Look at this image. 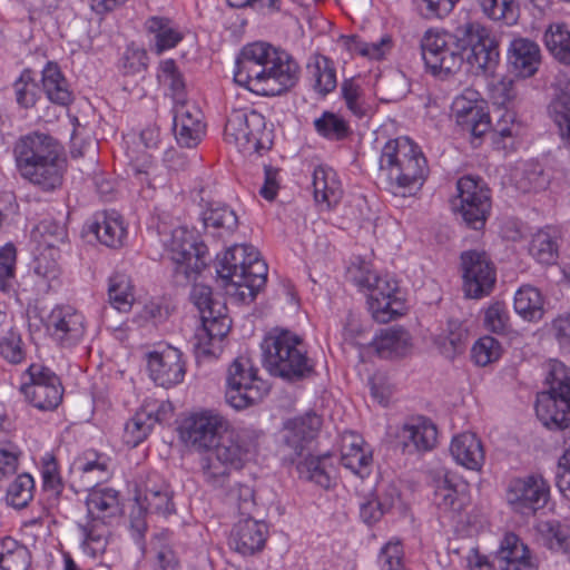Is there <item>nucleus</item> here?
Masks as SVG:
<instances>
[{"label":"nucleus","mask_w":570,"mask_h":570,"mask_svg":"<svg viewBox=\"0 0 570 570\" xmlns=\"http://www.w3.org/2000/svg\"><path fill=\"white\" fill-rule=\"evenodd\" d=\"M544 45L560 63L570 66V30L564 23L549 24L543 35Z\"/></svg>","instance_id":"43"},{"label":"nucleus","mask_w":570,"mask_h":570,"mask_svg":"<svg viewBox=\"0 0 570 570\" xmlns=\"http://www.w3.org/2000/svg\"><path fill=\"white\" fill-rule=\"evenodd\" d=\"M299 76V65L287 51L263 41L244 46L235 62V82L262 96L287 92Z\"/></svg>","instance_id":"2"},{"label":"nucleus","mask_w":570,"mask_h":570,"mask_svg":"<svg viewBox=\"0 0 570 570\" xmlns=\"http://www.w3.org/2000/svg\"><path fill=\"white\" fill-rule=\"evenodd\" d=\"M523 86L522 81L514 80L510 77H503L492 87L491 97L493 104L499 108H505L513 105L520 95V87Z\"/></svg>","instance_id":"63"},{"label":"nucleus","mask_w":570,"mask_h":570,"mask_svg":"<svg viewBox=\"0 0 570 570\" xmlns=\"http://www.w3.org/2000/svg\"><path fill=\"white\" fill-rule=\"evenodd\" d=\"M147 367L150 379L165 389L181 383L186 373L183 353L170 345L149 352Z\"/></svg>","instance_id":"20"},{"label":"nucleus","mask_w":570,"mask_h":570,"mask_svg":"<svg viewBox=\"0 0 570 570\" xmlns=\"http://www.w3.org/2000/svg\"><path fill=\"white\" fill-rule=\"evenodd\" d=\"M341 463L361 479L371 473L372 452L361 435L354 432H345L343 434Z\"/></svg>","instance_id":"24"},{"label":"nucleus","mask_w":570,"mask_h":570,"mask_svg":"<svg viewBox=\"0 0 570 570\" xmlns=\"http://www.w3.org/2000/svg\"><path fill=\"white\" fill-rule=\"evenodd\" d=\"M27 351L21 334L16 328H10L0 336V356L9 364H21L26 360Z\"/></svg>","instance_id":"58"},{"label":"nucleus","mask_w":570,"mask_h":570,"mask_svg":"<svg viewBox=\"0 0 570 570\" xmlns=\"http://www.w3.org/2000/svg\"><path fill=\"white\" fill-rule=\"evenodd\" d=\"M471 352L475 364L487 366L501 357L502 347L497 338L483 336L474 343Z\"/></svg>","instance_id":"62"},{"label":"nucleus","mask_w":570,"mask_h":570,"mask_svg":"<svg viewBox=\"0 0 570 570\" xmlns=\"http://www.w3.org/2000/svg\"><path fill=\"white\" fill-rule=\"evenodd\" d=\"M368 292V308L373 318L379 323H389L402 314L404 303L400 296L397 282L389 275H377Z\"/></svg>","instance_id":"18"},{"label":"nucleus","mask_w":570,"mask_h":570,"mask_svg":"<svg viewBox=\"0 0 570 570\" xmlns=\"http://www.w3.org/2000/svg\"><path fill=\"white\" fill-rule=\"evenodd\" d=\"M458 125L462 130L471 134L474 138H481L491 127V119L487 106L474 107Z\"/></svg>","instance_id":"61"},{"label":"nucleus","mask_w":570,"mask_h":570,"mask_svg":"<svg viewBox=\"0 0 570 570\" xmlns=\"http://www.w3.org/2000/svg\"><path fill=\"white\" fill-rule=\"evenodd\" d=\"M372 345L381 357L404 356L412 347L411 335L402 327L385 328L374 337Z\"/></svg>","instance_id":"34"},{"label":"nucleus","mask_w":570,"mask_h":570,"mask_svg":"<svg viewBox=\"0 0 570 570\" xmlns=\"http://www.w3.org/2000/svg\"><path fill=\"white\" fill-rule=\"evenodd\" d=\"M109 458L105 454L98 453L94 450L83 452L75 461V468L80 473V479L83 487H91V472H100V474H109Z\"/></svg>","instance_id":"49"},{"label":"nucleus","mask_w":570,"mask_h":570,"mask_svg":"<svg viewBox=\"0 0 570 570\" xmlns=\"http://www.w3.org/2000/svg\"><path fill=\"white\" fill-rule=\"evenodd\" d=\"M140 500V505L150 513L167 515L174 512L170 489L160 492L149 491L148 494H141Z\"/></svg>","instance_id":"64"},{"label":"nucleus","mask_w":570,"mask_h":570,"mask_svg":"<svg viewBox=\"0 0 570 570\" xmlns=\"http://www.w3.org/2000/svg\"><path fill=\"white\" fill-rule=\"evenodd\" d=\"M508 59L512 70L520 78L532 77L541 63L539 45L528 38H517L510 43Z\"/></svg>","instance_id":"26"},{"label":"nucleus","mask_w":570,"mask_h":570,"mask_svg":"<svg viewBox=\"0 0 570 570\" xmlns=\"http://www.w3.org/2000/svg\"><path fill=\"white\" fill-rule=\"evenodd\" d=\"M108 297L111 306L128 312L134 303L132 287L128 276L115 274L109 278Z\"/></svg>","instance_id":"50"},{"label":"nucleus","mask_w":570,"mask_h":570,"mask_svg":"<svg viewBox=\"0 0 570 570\" xmlns=\"http://www.w3.org/2000/svg\"><path fill=\"white\" fill-rule=\"evenodd\" d=\"M261 435V432L249 428L228 430L212 449L232 470H239L256 451Z\"/></svg>","instance_id":"19"},{"label":"nucleus","mask_w":570,"mask_h":570,"mask_svg":"<svg viewBox=\"0 0 570 570\" xmlns=\"http://www.w3.org/2000/svg\"><path fill=\"white\" fill-rule=\"evenodd\" d=\"M379 168L392 193L402 196L413 195L420 190L430 173L422 148L406 136L385 142L381 150Z\"/></svg>","instance_id":"4"},{"label":"nucleus","mask_w":570,"mask_h":570,"mask_svg":"<svg viewBox=\"0 0 570 570\" xmlns=\"http://www.w3.org/2000/svg\"><path fill=\"white\" fill-rule=\"evenodd\" d=\"M421 48L425 65L433 73H454L465 62L476 75H489L500 60L497 39L479 22L461 24L453 33L429 30Z\"/></svg>","instance_id":"1"},{"label":"nucleus","mask_w":570,"mask_h":570,"mask_svg":"<svg viewBox=\"0 0 570 570\" xmlns=\"http://www.w3.org/2000/svg\"><path fill=\"white\" fill-rule=\"evenodd\" d=\"M87 517L85 523H79V529L87 546L94 544L92 551H102L107 544L109 534L108 523L120 515V494L110 487H95L88 489L86 498Z\"/></svg>","instance_id":"8"},{"label":"nucleus","mask_w":570,"mask_h":570,"mask_svg":"<svg viewBox=\"0 0 570 570\" xmlns=\"http://www.w3.org/2000/svg\"><path fill=\"white\" fill-rule=\"evenodd\" d=\"M548 110L559 129L561 139L570 148V96H558L550 102Z\"/></svg>","instance_id":"55"},{"label":"nucleus","mask_w":570,"mask_h":570,"mask_svg":"<svg viewBox=\"0 0 570 570\" xmlns=\"http://www.w3.org/2000/svg\"><path fill=\"white\" fill-rule=\"evenodd\" d=\"M397 436L404 453H421L431 451L435 446L438 430L430 419L417 416L407 421Z\"/></svg>","instance_id":"23"},{"label":"nucleus","mask_w":570,"mask_h":570,"mask_svg":"<svg viewBox=\"0 0 570 570\" xmlns=\"http://www.w3.org/2000/svg\"><path fill=\"white\" fill-rule=\"evenodd\" d=\"M497 114L491 132L492 145L497 150L513 151L520 144L524 126L511 109L498 108Z\"/></svg>","instance_id":"25"},{"label":"nucleus","mask_w":570,"mask_h":570,"mask_svg":"<svg viewBox=\"0 0 570 570\" xmlns=\"http://www.w3.org/2000/svg\"><path fill=\"white\" fill-rule=\"evenodd\" d=\"M173 129L180 147L195 148L206 134V125L200 108L193 102L178 104L173 108Z\"/></svg>","instance_id":"21"},{"label":"nucleus","mask_w":570,"mask_h":570,"mask_svg":"<svg viewBox=\"0 0 570 570\" xmlns=\"http://www.w3.org/2000/svg\"><path fill=\"white\" fill-rule=\"evenodd\" d=\"M226 417L213 410L193 413L184 420L181 438L198 449H210L229 430Z\"/></svg>","instance_id":"15"},{"label":"nucleus","mask_w":570,"mask_h":570,"mask_svg":"<svg viewBox=\"0 0 570 570\" xmlns=\"http://www.w3.org/2000/svg\"><path fill=\"white\" fill-rule=\"evenodd\" d=\"M434 504L439 510L440 518L449 520H454L464 508V497L459 494L448 474L438 481Z\"/></svg>","instance_id":"36"},{"label":"nucleus","mask_w":570,"mask_h":570,"mask_svg":"<svg viewBox=\"0 0 570 570\" xmlns=\"http://www.w3.org/2000/svg\"><path fill=\"white\" fill-rule=\"evenodd\" d=\"M314 127L318 135L328 140H343L351 134L347 121L331 111H324L314 120Z\"/></svg>","instance_id":"53"},{"label":"nucleus","mask_w":570,"mask_h":570,"mask_svg":"<svg viewBox=\"0 0 570 570\" xmlns=\"http://www.w3.org/2000/svg\"><path fill=\"white\" fill-rule=\"evenodd\" d=\"M558 232L546 227L532 235L529 254L540 264L553 265L559 258Z\"/></svg>","instance_id":"37"},{"label":"nucleus","mask_w":570,"mask_h":570,"mask_svg":"<svg viewBox=\"0 0 570 570\" xmlns=\"http://www.w3.org/2000/svg\"><path fill=\"white\" fill-rule=\"evenodd\" d=\"M456 196L451 205L473 229H481L491 212V191L479 177L463 176L456 181Z\"/></svg>","instance_id":"12"},{"label":"nucleus","mask_w":570,"mask_h":570,"mask_svg":"<svg viewBox=\"0 0 570 570\" xmlns=\"http://www.w3.org/2000/svg\"><path fill=\"white\" fill-rule=\"evenodd\" d=\"M466 340V328L459 321L451 320L446 330L435 337L434 344L443 356L454 358L465 350Z\"/></svg>","instance_id":"39"},{"label":"nucleus","mask_w":570,"mask_h":570,"mask_svg":"<svg viewBox=\"0 0 570 570\" xmlns=\"http://www.w3.org/2000/svg\"><path fill=\"white\" fill-rule=\"evenodd\" d=\"M539 532L550 549L570 553V521L548 520L539 524Z\"/></svg>","instance_id":"46"},{"label":"nucleus","mask_w":570,"mask_h":570,"mask_svg":"<svg viewBox=\"0 0 570 570\" xmlns=\"http://www.w3.org/2000/svg\"><path fill=\"white\" fill-rule=\"evenodd\" d=\"M158 78L170 89L174 106H177L178 104L193 102L186 98L185 79L173 59H167L160 63Z\"/></svg>","instance_id":"48"},{"label":"nucleus","mask_w":570,"mask_h":570,"mask_svg":"<svg viewBox=\"0 0 570 570\" xmlns=\"http://www.w3.org/2000/svg\"><path fill=\"white\" fill-rule=\"evenodd\" d=\"M87 228L101 244L114 248L122 244L126 234L120 215L115 210L96 213Z\"/></svg>","instance_id":"29"},{"label":"nucleus","mask_w":570,"mask_h":570,"mask_svg":"<svg viewBox=\"0 0 570 570\" xmlns=\"http://www.w3.org/2000/svg\"><path fill=\"white\" fill-rule=\"evenodd\" d=\"M225 140L244 154H258L271 149L273 131L266 127L265 117L256 110H234L228 116Z\"/></svg>","instance_id":"9"},{"label":"nucleus","mask_w":570,"mask_h":570,"mask_svg":"<svg viewBox=\"0 0 570 570\" xmlns=\"http://www.w3.org/2000/svg\"><path fill=\"white\" fill-rule=\"evenodd\" d=\"M482 11L492 20L503 21L512 26L519 17V6L515 0H479Z\"/></svg>","instance_id":"54"},{"label":"nucleus","mask_w":570,"mask_h":570,"mask_svg":"<svg viewBox=\"0 0 570 570\" xmlns=\"http://www.w3.org/2000/svg\"><path fill=\"white\" fill-rule=\"evenodd\" d=\"M216 273L229 295L252 302L265 286L268 267L252 245H234L216 259Z\"/></svg>","instance_id":"5"},{"label":"nucleus","mask_w":570,"mask_h":570,"mask_svg":"<svg viewBox=\"0 0 570 570\" xmlns=\"http://www.w3.org/2000/svg\"><path fill=\"white\" fill-rule=\"evenodd\" d=\"M47 330L57 345L70 348L82 341L86 333V318L75 307L59 305L50 312Z\"/></svg>","instance_id":"17"},{"label":"nucleus","mask_w":570,"mask_h":570,"mask_svg":"<svg viewBox=\"0 0 570 570\" xmlns=\"http://www.w3.org/2000/svg\"><path fill=\"white\" fill-rule=\"evenodd\" d=\"M36 233L39 235V245L50 249L51 256L55 254L53 250L60 244H63L68 236L66 227L52 219L41 220L36 228Z\"/></svg>","instance_id":"59"},{"label":"nucleus","mask_w":570,"mask_h":570,"mask_svg":"<svg viewBox=\"0 0 570 570\" xmlns=\"http://www.w3.org/2000/svg\"><path fill=\"white\" fill-rule=\"evenodd\" d=\"M546 382L549 390L538 394L537 416L550 430H564L570 426V370L551 360Z\"/></svg>","instance_id":"7"},{"label":"nucleus","mask_w":570,"mask_h":570,"mask_svg":"<svg viewBox=\"0 0 570 570\" xmlns=\"http://www.w3.org/2000/svg\"><path fill=\"white\" fill-rule=\"evenodd\" d=\"M17 250L8 243L0 248V291L9 294L13 291Z\"/></svg>","instance_id":"60"},{"label":"nucleus","mask_w":570,"mask_h":570,"mask_svg":"<svg viewBox=\"0 0 570 570\" xmlns=\"http://www.w3.org/2000/svg\"><path fill=\"white\" fill-rule=\"evenodd\" d=\"M200 458V472L204 481L212 488H223L228 482L232 468L210 449Z\"/></svg>","instance_id":"45"},{"label":"nucleus","mask_w":570,"mask_h":570,"mask_svg":"<svg viewBox=\"0 0 570 570\" xmlns=\"http://www.w3.org/2000/svg\"><path fill=\"white\" fill-rule=\"evenodd\" d=\"M159 412H137L125 425L124 440L130 446L140 444L150 433L156 422L160 421Z\"/></svg>","instance_id":"47"},{"label":"nucleus","mask_w":570,"mask_h":570,"mask_svg":"<svg viewBox=\"0 0 570 570\" xmlns=\"http://www.w3.org/2000/svg\"><path fill=\"white\" fill-rule=\"evenodd\" d=\"M26 399L41 411H52L62 401L63 387L61 383L39 386H21Z\"/></svg>","instance_id":"44"},{"label":"nucleus","mask_w":570,"mask_h":570,"mask_svg":"<svg viewBox=\"0 0 570 570\" xmlns=\"http://www.w3.org/2000/svg\"><path fill=\"white\" fill-rule=\"evenodd\" d=\"M514 311L525 321L537 322L543 317V297L539 289L525 285L514 295Z\"/></svg>","instance_id":"41"},{"label":"nucleus","mask_w":570,"mask_h":570,"mask_svg":"<svg viewBox=\"0 0 570 570\" xmlns=\"http://www.w3.org/2000/svg\"><path fill=\"white\" fill-rule=\"evenodd\" d=\"M12 153L22 179L45 193L62 186L67 161L57 139L40 131L29 132L16 140Z\"/></svg>","instance_id":"3"},{"label":"nucleus","mask_w":570,"mask_h":570,"mask_svg":"<svg viewBox=\"0 0 570 570\" xmlns=\"http://www.w3.org/2000/svg\"><path fill=\"white\" fill-rule=\"evenodd\" d=\"M41 82L43 92L52 104L66 107L73 101L69 82L57 63L47 62L42 70Z\"/></svg>","instance_id":"33"},{"label":"nucleus","mask_w":570,"mask_h":570,"mask_svg":"<svg viewBox=\"0 0 570 570\" xmlns=\"http://www.w3.org/2000/svg\"><path fill=\"white\" fill-rule=\"evenodd\" d=\"M163 242L169 259L175 264L177 278L181 276L189 282L206 267L208 248L203 242H197L187 228H174Z\"/></svg>","instance_id":"10"},{"label":"nucleus","mask_w":570,"mask_h":570,"mask_svg":"<svg viewBox=\"0 0 570 570\" xmlns=\"http://www.w3.org/2000/svg\"><path fill=\"white\" fill-rule=\"evenodd\" d=\"M203 330L197 334L198 342L195 343L197 357L215 356L220 351V343L226 336L229 326L225 320H218L213 316H203Z\"/></svg>","instance_id":"31"},{"label":"nucleus","mask_w":570,"mask_h":570,"mask_svg":"<svg viewBox=\"0 0 570 570\" xmlns=\"http://www.w3.org/2000/svg\"><path fill=\"white\" fill-rule=\"evenodd\" d=\"M294 464H296L301 478L312 481L324 489H328L332 485L334 468L330 463V455L313 456L309 455V452H305Z\"/></svg>","instance_id":"35"},{"label":"nucleus","mask_w":570,"mask_h":570,"mask_svg":"<svg viewBox=\"0 0 570 570\" xmlns=\"http://www.w3.org/2000/svg\"><path fill=\"white\" fill-rule=\"evenodd\" d=\"M495 558L501 570L534 569L529 548L514 533L504 535Z\"/></svg>","instance_id":"28"},{"label":"nucleus","mask_w":570,"mask_h":570,"mask_svg":"<svg viewBox=\"0 0 570 570\" xmlns=\"http://www.w3.org/2000/svg\"><path fill=\"white\" fill-rule=\"evenodd\" d=\"M132 173L141 186L154 190L167 184L166 171L150 159H145L141 164L134 165Z\"/></svg>","instance_id":"57"},{"label":"nucleus","mask_w":570,"mask_h":570,"mask_svg":"<svg viewBox=\"0 0 570 570\" xmlns=\"http://www.w3.org/2000/svg\"><path fill=\"white\" fill-rule=\"evenodd\" d=\"M463 291L466 297L481 298L491 293L497 281L495 266L484 250L461 254Z\"/></svg>","instance_id":"14"},{"label":"nucleus","mask_w":570,"mask_h":570,"mask_svg":"<svg viewBox=\"0 0 570 570\" xmlns=\"http://www.w3.org/2000/svg\"><path fill=\"white\" fill-rule=\"evenodd\" d=\"M35 481L29 473L18 474L9 484L6 493L7 503L16 509L26 508L33 499Z\"/></svg>","instance_id":"52"},{"label":"nucleus","mask_w":570,"mask_h":570,"mask_svg":"<svg viewBox=\"0 0 570 570\" xmlns=\"http://www.w3.org/2000/svg\"><path fill=\"white\" fill-rule=\"evenodd\" d=\"M204 227L212 228L213 234L218 236L229 235L238 227V217L228 206L222 204H210L202 215Z\"/></svg>","instance_id":"38"},{"label":"nucleus","mask_w":570,"mask_h":570,"mask_svg":"<svg viewBox=\"0 0 570 570\" xmlns=\"http://www.w3.org/2000/svg\"><path fill=\"white\" fill-rule=\"evenodd\" d=\"M314 78V89L325 96L336 88V72L333 63L326 57H318L309 67Z\"/></svg>","instance_id":"56"},{"label":"nucleus","mask_w":570,"mask_h":570,"mask_svg":"<svg viewBox=\"0 0 570 570\" xmlns=\"http://www.w3.org/2000/svg\"><path fill=\"white\" fill-rule=\"evenodd\" d=\"M263 365L274 376L295 382L314 368L303 340L288 330L274 328L261 344Z\"/></svg>","instance_id":"6"},{"label":"nucleus","mask_w":570,"mask_h":570,"mask_svg":"<svg viewBox=\"0 0 570 570\" xmlns=\"http://www.w3.org/2000/svg\"><path fill=\"white\" fill-rule=\"evenodd\" d=\"M269 391L268 384L257 376L252 360L240 355L232 363L227 375L226 402L236 410L258 403Z\"/></svg>","instance_id":"11"},{"label":"nucleus","mask_w":570,"mask_h":570,"mask_svg":"<svg viewBox=\"0 0 570 570\" xmlns=\"http://www.w3.org/2000/svg\"><path fill=\"white\" fill-rule=\"evenodd\" d=\"M12 89L17 104L26 109L33 107L40 97V89L35 72L30 69H24L21 72L13 82Z\"/></svg>","instance_id":"51"},{"label":"nucleus","mask_w":570,"mask_h":570,"mask_svg":"<svg viewBox=\"0 0 570 570\" xmlns=\"http://www.w3.org/2000/svg\"><path fill=\"white\" fill-rule=\"evenodd\" d=\"M31 564V553L21 542L11 537L0 541V570H28Z\"/></svg>","instance_id":"40"},{"label":"nucleus","mask_w":570,"mask_h":570,"mask_svg":"<svg viewBox=\"0 0 570 570\" xmlns=\"http://www.w3.org/2000/svg\"><path fill=\"white\" fill-rule=\"evenodd\" d=\"M550 494L548 482L539 474L514 479L507 491V501L521 514H531L546 507Z\"/></svg>","instance_id":"16"},{"label":"nucleus","mask_w":570,"mask_h":570,"mask_svg":"<svg viewBox=\"0 0 570 570\" xmlns=\"http://www.w3.org/2000/svg\"><path fill=\"white\" fill-rule=\"evenodd\" d=\"M154 551L153 570H180V560L169 532L157 533L151 539Z\"/></svg>","instance_id":"42"},{"label":"nucleus","mask_w":570,"mask_h":570,"mask_svg":"<svg viewBox=\"0 0 570 570\" xmlns=\"http://www.w3.org/2000/svg\"><path fill=\"white\" fill-rule=\"evenodd\" d=\"M145 29L148 35L153 36L154 48L157 55L175 48L184 39V35L178 26L166 17H149L145 21Z\"/></svg>","instance_id":"32"},{"label":"nucleus","mask_w":570,"mask_h":570,"mask_svg":"<svg viewBox=\"0 0 570 570\" xmlns=\"http://www.w3.org/2000/svg\"><path fill=\"white\" fill-rule=\"evenodd\" d=\"M322 426V417L314 411L287 420L284 423L282 458L285 462L295 463L316 438Z\"/></svg>","instance_id":"13"},{"label":"nucleus","mask_w":570,"mask_h":570,"mask_svg":"<svg viewBox=\"0 0 570 570\" xmlns=\"http://www.w3.org/2000/svg\"><path fill=\"white\" fill-rule=\"evenodd\" d=\"M450 453L458 464L472 471H480L485 460L482 441L471 432L455 435L450 445Z\"/></svg>","instance_id":"27"},{"label":"nucleus","mask_w":570,"mask_h":570,"mask_svg":"<svg viewBox=\"0 0 570 570\" xmlns=\"http://www.w3.org/2000/svg\"><path fill=\"white\" fill-rule=\"evenodd\" d=\"M267 537V524L247 515L232 528L228 546L243 557L254 556L264 549Z\"/></svg>","instance_id":"22"},{"label":"nucleus","mask_w":570,"mask_h":570,"mask_svg":"<svg viewBox=\"0 0 570 570\" xmlns=\"http://www.w3.org/2000/svg\"><path fill=\"white\" fill-rule=\"evenodd\" d=\"M312 185L314 199L330 209L340 203L343 189L337 174L327 166H317L313 170Z\"/></svg>","instance_id":"30"}]
</instances>
